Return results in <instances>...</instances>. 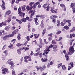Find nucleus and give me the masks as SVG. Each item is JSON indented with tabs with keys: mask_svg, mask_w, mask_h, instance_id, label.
Returning <instances> with one entry per match:
<instances>
[{
	"mask_svg": "<svg viewBox=\"0 0 75 75\" xmlns=\"http://www.w3.org/2000/svg\"><path fill=\"white\" fill-rule=\"evenodd\" d=\"M11 19L10 18H8V21H7V22L8 23H10V21H11Z\"/></svg>",
	"mask_w": 75,
	"mask_h": 75,
	"instance_id": "obj_50",
	"label": "nucleus"
},
{
	"mask_svg": "<svg viewBox=\"0 0 75 75\" xmlns=\"http://www.w3.org/2000/svg\"><path fill=\"white\" fill-rule=\"evenodd\" d=\"M61 33V31H58L57 33V34H60Z\"/></svg>",
	"mask_w": 75,
	"mask_h": 75,
	"instance_id": "obj_58",
	"label": "nucleus"
},
{
	"mask_svg": "<svg viewBox=\"0 0 75 75\" xmlns=\"http://www.w3.org/2000/svg\"><path fill=\"white\" fill-rule=\"evenodd\" d=\"M50 18H51V19H53V18H54V15H53L50 16Z\"/></svg>",
	"mask_w": 75,
	"mask_h": 75,
	"instance_id": "obj_49",
	"label": "nucleus"
},
{
	"mask_svg": "<svg viewBox=\"0 0 75 75\" xmlns=\"http://www.w3.org/2000/svg\"><path fill=\"white\" fill-rule=\"evenodd\" d=\"M16 40V39H14L11 41V42H13V44H14Z\"/></svg>",
	"mask_w": 75,
	"mask_h": 75,
	"instance_id": "obj_44",
	"label": "nucleus"
},
{
	"mask_svg": "<svg viewBox=\"0 0 75 75\" xmlns=\"http://www.w3.org/2000/svg\"><path fill=\"white\" fill-rule=\"evenodd\" d=\"M70 7L71 8H72V7H75V3H71V4Z\"/></svg>",
	"mask_w": 75,
	"mask_h": 75,
	"instance_id": "obj_23",
	"label": "nucleus"
},
{
	"mask_svg": "<svg viewBox=\"0 0 75 75\" xmlns=\"http://www.w3.org/2000/svg\"><path fill=\"white\" fill-rule=\"evenodd\" d=\"M70 65L71 67H73V65H74V63L72 62L70 63Z\"/></svg>",
	"mask_w": 75,
	"mask_h": 75,
	"instance_id": "obj_55",
	"label": "nucleus"
},
{
	"mask_svg": "<svg viewBox=\"0 0 75 75\" xmlns=\"http://www.w3.org/2000/svg\"><path fill=\"white\" fill-rule=\"evenodd\" d=\"M63 28L67 30H69V27H68L67 25L64 26Z\"/></svg>",
	"mask_w": 75,
	"mask_h": 75,
	"instance_id": "obj_22",
	"label": "nucleus"
},
{
	"mask_svg": "<svg viewBox=\"0 0 75 75\" xmlns=\"http://www.w3.org/2000/svg\"><path fill=\"white\" fill-rule=\"evenodd\" d=\"M40 26L41 28H44V24H41Z\"/></svg>",
	"mask_w": 75,
	"mask_h": 75,
	"instance_id": "obj_43",
	"label": "nucleus"
},
{
	"mask_svg": "<svg viewBox=\"0 0 75 75\" xmlns=\"http://www.w3.org/2000/svg\"><path fill=\"white\" fill-rule=\"evenodd\" d=\"M7 63H8L9 65H14V62L13 61H11L10 62H7Z\"/></svg>",
	"mask_w": 75,
	"mask_h": 75,
	"instance_id": "obj_13",
	"label": "nucleus"
},
{
	"mask_svg": "<svg viewBox=\"0 0 75 75\" xmlns=\"http://www.w3.org/2000/svg\"><path fill=\"white\" fill-rule=\"evenodd\" d=\"M62 63H61L59 64L58 65V68H59V67H61V66L62 65Z\"/></svg>",
	"mask_w": 75,
	"mask_h": 75,
	"instance_id": "obj_57",
	"label": "nucleus"
},
{
	"mask_svg": "<svg viewBox=\"0 0 75 75\" xmlns=\"http://www.w3.org/2000/svg\"><path fill=\"white\" fill-rule=\"evenodd\" d=\"M60 6L61 7H62V8H64V7H65V6L64 5V4H60Z\"/></svg>",
	"mask_w": 75,
	"mask_h": 75,
	"instance_id": "obj_31",
	"label": "nucleus"
},
{
	"mask_svg": "<svg viewBox=\"0 0 75 75\" xmlns=\"http://www.w3.org/2000/svg\"><path fill=\"white\" fill-rule=\"evenodd\" d=\"M26 8L28 11H29V10H31L32 9L31 8V6H30H30H29L28 5H27L26 6Z\"/></svg>",
	"mask_w": 75,
	"mask_h": 75,
	"instance_id": "obj_11",
	"label": "nucleus"
},
{
	"mask_svg": "<svg viewBox=\"0 0 75 75\" xmlns=\"http://www.w3.org/2000/svg\"><path fill=\"white\" fill-rule=\"evenodd\" d=\"M28 69H25L23 70V72H28Z\"/></svg>",
	"mask_w": 75,
	"mask_h": 75,
	"instance_id": "obj_54",
	"label": "nucleus"
},
{
	"mask_svg": "<svg viewBox=\"0 0 75 75\" xmlns=\"http://www.w3.org/2000/svg\"><path fill=\"white\" fill-rule=\"evenodd\" d=\"M62 37H60L59 38L58 40L57 39H56V41H61V40H62Z\"/></svg>",
	"mask_w": 75,
	"mask_h": 75,
	"instance_id": "obj_38",
	"label": "nucleus"
},
{
	"mask_svg": "<svg viewBox=\"0 0 75 75\" xmlns=\"http://www.w3.org/2000/svg\"><path fill=\"white\" fill-rule=\"evenodd\" d=\"M35 68H36L37 71H39V69H40V70L43 69V68H42V67L41 66L38 67V66H36L35 67Z\"/></svg>",
	"mask_w": 75,
	"mask_h": 75,
	"instance_id": "obj_10",
	"label": "nucleus"
},
{
	"mask_svg": "<svg viewBox=\"0 0 75 75\" xmlns=\"http://www.w3.org/2000/svg\"><path fill=\"white\" fill-rule=\"evenodd\" d=\"M66 21L67 23H70V22H71V21L70 20H67Z\"/></svg>",
	"mask_w": 75,
	"mask_h": 75,
	"instance_id": "obj_63",
	"label": "nucleus"
},
{
	"mask_svg": "<svg viewBox=\"0 0 75 75\" xmlns=\"http://www.w3.org/2000/svg\"><path fill=\"white\" fill-rule=\"evenodd\" d=\"M28 13L29 14L31 13L30 15V17H32L33 16H34V14H35V11H31V10H30V11L28 12Z\"/></svg>",
	"mask_w": 75,
	"mask_h": 75,
	"instance_id": "obj_6",
	"label": "nucleus"
},
{
	"mask_svg": "<svg viewBox=\"0 0 75 75\" xmlns=\"http://www.w3.org/2000/svg\"><path fill=\"white\" fill-rule=\"evenodd\" d=\"M24 50L25 51H27L29 50V48L28 47H24Z\"/></svg>",
	"mask_w": 75,
	"mask_h": 75,
	"instance_id": "obj_51",
	"label": "nucleus"
},
{
	"mask_svg": "<svg viewBox=\"0 0 75 75\" xmlns=\"http://www.w3.org/2000/svg\"><path fill=\"white\" fill-rule=\"evenodd\" d=\"M45 31L46 30H43V32L42 33L43 35H44V34L45 33Z\"/></svg>",
	"mask_w": 75,
	"mask_h": 75,
	"instance_id": "obj_53",
	"label": "nucleus"
},
{
	"mask_svg": "<svg viewBox=\"0 0 75 75\" xmlns=\"http://www.w3.org/2000/svg\"><path fill=\"white\" fill-rule=\"evenodd\" d=\"M13 46V45L11 44L10 43V45H9L8 46L9 48H11V47H12Z\"/></svg>",
	"mask_w": 75,
	"mask_h": 75,
	"instance_id": "obj_56",
	"label": "nucleus"
},
{
	"mask_svg": "<svg viewBox=\"0 0 75 75\" xmlns=\"http://www.w3.org/2000/svg\"><path fill=\"white\" fill-rule=\"evenodd\" d=\"M11 13V11L10 10H8L6 12V14L5 15V17H6L7 16V15H9Z\"/></svg>",
	"mask_w": 75,
	"mask_h": 75,
	"instance_id": "obj_9",
	"label": "nucleus"
},
{
	"mask_svg": "<svg viewBox=\"0 0 75 75\" xmlns=\"http://www.w3.org/2000/svg\"><path fill=\"white\" fill-rule=\"evenodd\" d=\"M21 20V21H22V22H23V23H25V22H26L25 18H22Z\"/></svg>",
	"mask_w": 75,
	"mask_h": 75,
	"instance_id": "obj_29",
	"label": "nucleus"
},
{
	"mask_svg": "<svg viewBox=\"0 0 75 75\" xmlns=\"http://www.w3.org/2000/svg\"><path fill=\"white\" fill-rule=\"evenodd\" d=\"M61 24L62 26H64V25H65V23H64L62 22L61 23Z\"/></svg>",
	"mask_w": 75,
	"mask_h": 75,
	"instance_id": "obj_46",
	"label": "nucleus"
},
{
	"mask_svg": "<svg viewBox=\"0 0 75 75\" xmlns=\"http://www.w3.org/2000/svg\"><path fill=\"white\" fill-rule=\"evenodd\" d=\"M2 23L3 25H6L7 24H6V22H3Z\"/></svg>",
	"mask_w": 75,
	"mask_h": 75,
	"instance_id": "obj_48",
	"label": "nucleus"
},
{
	"mask_svg": "<svg viewBox=\"0 0 75 75\" xmlns=\"http://www.w3.org/2000/svg\"><path fill=\"white\" fill-rule=\"evenodd\" d=\"M52 21L53 22V23H55L56 22V20L55 19H52Z\"/></svg>",
	"mask_w": 75,
	"mask_h": 75,
	"instance_id": "obj_45",
	"label": "nucleus"
},
{
	"mask_svg": "<svg viewBox=\"0 0 75 75\" xmlns=\"http://www.w3.org/2000/svg\"><path fill=\"white\" fill-rule=\"evenodd\" d=\"M35 3H34V2H30L29 3V5L31 7H32V6H33V4H34Z\"/></svg>",
	"mask_w": 75,
	"mask_h": 75,
	"instance_id": "obj_27",
	"label": "nucleus"
},
{
	"mask_svg": "<svg viewBox=\"0 0 75 75\" xmlns=\"http://www.w3.org/2000/svg\"><path fill=\"white\" fill-rule=\"evenodd\" d=\"M44 52L45 53H43V55H45V57H48V55L47 54L48 53V51H47V49H46L44 51Z\"/></svg>",
	"mask_w": 75,
	"mask_h": 75,
	"instance_id": "obj_8",
	"label": "nucleus"
},
{
	"mask_svg": "<svg viewBox=\"0 0 75 75\" xmlns=\"http://www.w3.org/2000/svg\"><path fill=\"white\" fill-rule=\"evenodd\" d=\"M8 71V69L6 68H3L2 69V74H4V75H5V74H6V73Z\"/></svg>",
	"mask_w": 75,
	"mask_h": 75,
	"instance_id": "obj_4",
	"label": "nucleus"
},
{
	"mask_svg": "<svg viewBox=\"0 0 75 75\" xmlns=\"http://www.w3.org/2000/svg\"><path fill=\"white\" fill-rule=\"evenodd\" d=\"M21 44H20L19 43H18L16 44V46H17V47H20V46H21Z\"/></svg>",
	"mask_w": 75,
	"mask_h": 75,
	"instance_id": "obj_42",
	"label": "nucleus"
},
{
	"mask_svg": "<svg viewBox=\"0 0 75 75\" xmlns=\"http://www.w3.org/2000/svg\"><path fill=\"white\" fill-rule=\"evenodd\" d=\"M41 61L42 62H46L48 61V59L47 58L44 59L43 58H42Z\"/></svg>",
	"mask_w": 75,
	"mask_h": 75,
	"instance_id": "obj_19",
	"label": "nucleus"
},
{
	"mask_svg": "<svg viewBox=\"0 0 75 75\" xmlns=\"http://www.w3.org/2000/svg\"><path fill=\"white\" fill-rule=\"evenodd\" d=\"M40 53V52H38L37 53L35 54H34V55L35 57H37V56H38Z\"/></svg>",
	"mask_w": 75,
	"mask_h": 75,
	"instance_id": "obj_28",
	"label": "nucleus"
},
{
	"mask_svg": "<svg viewBox=\"0 0 75 75\" xmlns=\"http://www.w3.org/2000/svg\"><path fill=\"white\" fill-rule=\"evenodd\" d=\"M50 65H53L54 64V62L53 61H51L50 62V63H49Z\"/></svg>",
	"mask_w": 75,
	"mask_h": 75,
	"instance_id": "obj_47",
	"label": "nucleus"
},
{
	"mask_svg": "<svg viewBox=\"0 0 75 75\" xmlns=\"http://www.w3.org/2000/svg\"><path fill=\"white\" fill-rule=\"evenodd\" d=\"M63 70H65L66 69V67L65 65H62L61 66Z\"/></svg>",
	"mask_w": 75,
	"mask_h": 75,
	"instance_id": "obj_25",
	"label": "nucleus"
},
{
	"mask_svg": "<svg viewBox=\"0 0 75 75\" xmlns=\"http://www.w3.org/2000/svg\"><path fill=\"white\" fill-rule=\"evenodd\" d=\"M34 38L35 39H37L38 38V37H37V34H35L34 35Z\"/></svg>",
	"mask_w": 75,
	"mask_h": 75,
	"instance_id": "obj_33",
	"label": "nucleus"
},
{
	"mask_svg": "<svg viewBox=\"0 0 75 75\" xmlns=\"http://www.w3.org/2000/svg\"><path fill=\"white\" fill-rule=\"evenodd\" d=\"M40 18L42 19H44L45 18V15H40Z\"/></svg>",
	"mask_w": 75,
	"mask_h": 75,
	"instance_id": "obj_21",
	"label": "nucleus"
},
{
	"mask_svg": "<svg viewBox=\"0 0 75 75\" xmlns=\"http://www.w3.org/2000/svg\"><path fill=\"white\" fill-rule=\"evenodd\" d=\"M75 44L74 43L72 46H71L69 48V52H68L69 55H72L74 52V47L75 45Z\"/></svg>",
	"mask_w": 75,
	"mask_h": 75,
	"instance_id": "obj_1",
	"label": "nucleus"
},
{
	"mask_svg": "<svg viewBox=\"0 0 75 75\" xmlns=\"http://www.w3.org/2000/svg\"><path fill=\"white\" fill-rule=\"evenodd\" d=\"M31 57L30 56H25L24 57V59H25L24 62H28V61L27 60V59H28L29 61H31Z\"/></svg>",
	"mask_w": 75,
	"mask_h": 75,
	"instance_id": "obj_3",
	"label": "nucleus"
},
{
	"mask_svg": "<svg viewBox=\"0 0 75 75\" xmlns=\"http://www.w3.org/2000/svg\"><path fill=\"white\" fill-rule=\"evenodd\" d=\"M32 20H33V17H30L29 18L28 21H32Z\"/></svg>",
	"mask_w": 75,
	"mask_h": 75,
	"instance_id": "obj_36",
	"label": "nucleus"
},
{
	"mask_svg": "<svg viewBox=\"0 0 75 75\" xmlns=\"http://www.w3.org/2000/svg\"><path fill=\"white\" fill-rule=\"evenodd\" d=\"M4 53L5 54V56H7V55H8V51L7 50H5L4 52Z\"/></svg>",
	"mask_w": 75,
	"mask_h": 75,
	"instance_id": "obj_24",
	"label": "nucleus"
},
{
	"mask_svg": "<svg viewBox=\"0 0 75 75\" xmlns=\"http://www.w3.org/2000/svg\"><path fill=\"white\" fill-rule=\"evenodd\" d=\"M53 47V45H50L48 48L47 49V51H48V52H49V51H50V49H49L50 48H52Z\"/></svg>",
	"mask_w": 75,
	"mask_h": 75,
	"instance_id": "obj_15",
	"label": "nucleus"
},
{
	"mask_svg": "<svg viewBox=\"0 0 75 75\" xmlns=\"http://www.w3.org/2000/svg\"><path fill=\"white\" fill-rule=\"evenodd\" d=\"M36 7H37L36 3H35L33 6H32L31 8H36Z\"/></svg>",
	"mask_w": 75,
	"mask_h": 75,
	"instance_id": "obj_18",
	"label": "nucleus"
},
{
	"mask_svg": "<svg viewBox=\"0 0 75 75\" xmlns=\"http://www.w3.org/2000/svg\"><path fill=\"white\" fill-rule=\"evenodd\" d=\"M2 60L3 61H4V60H5V59H6V57H5L4 56V55L3 54L2 55Z\"/></svg>",
	"mask_w": 75,
	"mask_h": 75,
	"instance_id": "obj_32",
	"label": "nucleus"
},
{
	"mask_svg": "<svg viewBox=\"0 0 75 75\" xmlns=\"http://www.w3.org/2000/svg\"><path fill=\"white\" fill-rule=\"evenodd\" d=\"M42 67L43 69H45L46 68V67H45V65H44Z\"/></svg>",
	"mask_w": 75,
	"mask_h": 75,
	"instance_id": "obj_59",
	"label": "nucleus"
},
{
	"mask_svg": "<svg viewBox=\"0 0 75 75\" xmlns=\"http://www.w3.org/2000/svg\"><path fill=\"white\" fill-rule=\"evenodd\" d=\"M11 27V26L10 25H8V26L6 27L5 28V30H6V31H8V29L10 28Z\"/></svg>",
	"mask_w": 75,
	"mask_h": 75,
	"instance_id": "obj_17",
	"label": "nucleus"
},
{
	"mask_svg": "<svg viewBox=\"0 0 75 75\" xmlns=\"http://www.w3.org/2000/svg\"><path fill=\"white\" fill-rule=\"evenodd\" d=\"M72 10L73 11V14H74V13H75V7L72 8Z\"/></svg>",
	"mask_w": 75,
	"mask_h": 75,
	"instance_id": "obj_41",
	"label": "nucleus"
},
{
	"mask_svg": "<svg viewBox=\"0 0 75 75\" xmlns=\"http://www.w3.org/2000/svg\"><path fill=\"white\" fill-rule=\"evenodd\" d=\"M18 14H19V16L21 17L24 18V16H25V13L21 12V10L20 7H19L18 9Z\"/></svg>",
	"mask_w": 75,
	"mask_h": 75,
	"instance_id": "obj_2",
	"label": "nucleus"
},
{
	"mask_svg": "<svg viewBox=\"0 0 75 75\" xmlns=\"http://www.w3.org/2000/svg\"><path fill=\"white\" fill-rule=\"evenodd\" d=\"M17 52L18 54H21V50L20 49H18L17 50Z\"/></svg>",
	"mask_w": 75,
	"mask_h": 75,
	"instance_id": "obj_34",
	"label": "nucleus"
},
{
	"mask_svg": "<svg viewBox=\"0 0 75 75\" xmlns=\"http://www.w3.org/2000/svg\"><path fill=\"white\" fill-rule=\"evenodd\" d=\"M58 10V9L57 8H56L55 9V11L53 10V9H51V11L52 12V13H57V11Z\"/></svg>",
	"mask_w": 75,
	"mask_h": 75,
	"instance_id": "obj_14",
	"label": "nucleus"
},
{
	"mask_svg": "<svg viewBox=\"0 0 75 75\" xmlns=\"http://www.w3.org/2000/svg\"><path fill=\"white\" fill-rule=\"evenodd\" d=\"M25 38H26L27 41H29L30 40V36H27L25 37Z\"/></svg>",
	"mask_w": 75,
	"mask_h": 75,
	"instance_id": "obj_30",
	"label": "nucleus"
},
{
	"mask_svg": "<svg viewBox=\"0 0 75 75\" xmlns=\"http://www.w3.org/2000/svg\"><path fill=\"white\" fill-rule=\"evenodd\" d=\"M26 20V21H27V20H28L29 19V17H26V18H25Z\"/></svg>",
	"mask_w": 75,
	"mask_h": 75,
	"instance_id": "obj_62",
	"label": "nucleus"
},
{
	"mask_svg": "<svg viewBox=\"0 0 75 75\" xmlns=\"http://www.w3.org/2000/svg\"><path fill=\"white\" fill-rule=\"evenodd\" d=\"M53 28V26H49L48 27V29L50 30V29H52V28Z\"/></svg>",
	"mask_w": 75,
	"mask_h": 75,
	"instance_id": "obj_52",
	"label": "nucleus"
},
{
	"mask_svg": "<svg viewBox=\"0 0 75 75\" xmlns=\"http://www.w3.org/2000/svg\"><path fill=\"white\" fill-rule=\"evenodd\" d=\"M12 36V34H9L5 35L3 37V39L4 40H6L8 38H9V37H11Z\"/></svg>",
	"mask_w": 75,
	"mask_h": 75,
	"instance_id": "obj_5",
	"label": "nucleus"
},
{
	"mask_svg": "<svg viewBox=\"0 0 75 75\" xmlns=\"http://www.w3.org/2000/svg\"><path fill=\"white\" fill-rule=\"evenodd\" d=\"M53 51L54 52H57L58 50V47H54L53 48Z\"/></svg>",
	"mask_w": 75,
	"mask_h": 75,
	"instance_id": "obj_16",
	"label": "nucleus"
},
{
	"mask_svg": "<svg viewBox=\"0 0 75 75\" xmlns=\"http://www.w3.org/2000/svg\"><path fill=\"white\" fill-rule=\"evenodd\" d=\"M16 21L19 24H21L22 23V22H21V21L17 19H16Z\"/></svg>",
	"mask_w": 75,
	"mask_h": 75,
	"instance_id": "obj_26",
	"label": "nucleus"
},
{
	"mask_svg": "<svg viewBox=\"0 0 75 75\" xmlns=\"http://www.w3.org/2000/svg\"><path fill=\"white\" fill-rule=\"evenodd\" d=\"M45 9L47 11H49V10H50V7H49V6H48L47 7H46Z\"/></svg>",
	"mask_w": 75,
	"mask_h": 75,
	"instance_id": "obj_35",
	"label": "nucleus"
},
{
	"mask_svg": "<svg viewBox=\"0 0 75 75\" xmlns=\"http://www.w3.org/2000/svg\"><path fill=\"white\" fill-rule=\"evenodd\" d=\"M52 44H57V42L54 41V40H52Z\"/></svg>",
	"mask_w": 75,
	"mask_h": 75,
	"instance_id": "obj_40",
	"label": "nucleus"
},
{
	"mask_svg": "<svg viewBox=\"0 0 75 75\" xmlns=\"http://www.w3.org/2000/svg\"><path fill=\"white\" fill-rule=\"evenodd\" d=\"M34 19L35 20V23L37 22V21H38V18H35Z\"/></svg>",
	"mask_w": 75,
	"mask_h": 75,
	"instance_id": "obj_61",
	"label": "nucleus"
},
{
	"mask_svg": "<svg viewBox=\"0 0 75 75\" xmlns=\"http://www.w3.org/2000/svg\"><path fill=\"white\" fill-rule=\"evenodd\" d=\"M65 57L66 58V61H68L69 59V57L68 56V54H66L65 55Z\"/></svg>",
	"mask_w": 75,
	"mask_h": 75,
	"instance_id": "obj_12",
	"label": "nucleus"
},
{
	"mask_svg": "<svg viewBox=\"0 0 75 75\" xmlns=\"http://www.w3.org/2000/svg\"><path fill=\"white\" fill-rule=\"evenodd\" d=\"M49 41H51V40H52V39H51V36H50L49 37Z\"/></svg>",
	"mask_w": 75,
	"mask_h": 75,
	"instance_id": "obj_64",
	"label": "nucleus"
},
{
	"mask_svg": "<svg viewBox=\"0 0 75 75\" xmlns=\"http://www.w3.org/2000/svg\"><path fill=\"white\" fill-rule=\"evenodd\" d=\"M25 7H26V6L25 5H24L23 6L21 7L22 11H25Z\"/></svg>",
	"mask_w": 75,
	"mask_h": 75,
	"instance_id": "obj_20",
	"label": "nucleus"
},
{
	"mask_svg": "<svg viewBox=\"0 0 75 75\" xmlns=\"http://www.w3.org/2000/svg\"><path fill=\"white\" fill-rule=\"evenodd\" d=\"M2 5H1V6L2 7V10H5V9H6V7L5 6V3L4 2V1H3V0H2Z\"/></svg>",
	"mask_w": 75,
	"mask_h": 75,
	"instance_id": "obj_7",
	"label": "nucleus"
},
{
	"mask_svg": "<svg viewBox=\"0 0 75 75\" xmlns=\"http://www.w3.org/2000/svg\"><path fill=\"white\" fill-rule=\"evenodd\" d=\"M42 57V53H40L39 54V57L41 58Z\"/></svg>",
	"mask_w": 75,
	"mask_h": 75,
	"instance_id": "obj_60",
	"label": "nucleus"
},
{
	"mask_svg": "<svg viewBox=\"0 0 75 75\" xmlns=\"http://www.w3.org/2000/svg\"><path fill=\"white\" fill-rule=\"evenodd\" d=\"M16 34V32L14 30L12 32V34H11L12 35V36H11V37H13V36L14 35V34Z\"/></svg>",
	"mask_w": 75,
	"mask_h": 75,
	"instance_id": "obj_37",
	"label": "nucleus"
},
{
	"mask_svg": "<svg viewBox=\"0 0 75 75\" xmlns=\"http://www.w3.org/2000/svg\"><path fill=\"white\" fill-rule=\"evenodd\" d=\"M12 75H16V74L15 73V71L14 70H12Z\"/></svg>",
	"mask_w": 75,
	"mask_h": 75,
	"instance_id": "obj_39",
	"label": "nucleus"
}]
</instances>
